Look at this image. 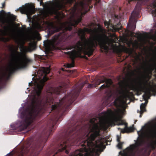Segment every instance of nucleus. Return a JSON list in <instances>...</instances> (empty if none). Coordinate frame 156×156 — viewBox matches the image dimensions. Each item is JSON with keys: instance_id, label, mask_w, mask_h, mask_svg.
<instances>
[{"instance_id": "obj_1", "label": "nucleus", "mask_w": 156, "mask_h": 156, "mask_svg": "<svg viewBox=\"0 0 156 156\" xmlns=\"http://www.w3.org/2000/svg\"><path fill=\"white\" fill-rule=\"evenodd\" d=\"M106 31L102 27H99L97 28L91 29L85 27L80 29L78 34L80 37L81 41H78L72 48H74L72 51L68 52L72 59L71 63H67L66 67H72L74 66V59L80 56L83 52L89 56L91 55L94 50V48L98 44L102 49L107 51L109 48L114 52L119 53L122 52L129 54L132 53L131 49L121 45L118 42V38L115 34L110 35V38L106 34Z\"/></svg>"}, {"instance_id": "obj_2", "label": "nucleus", "mask_w": 156, "mask_h": 156, "mask_svg": "<svg viewBox=\"0 0 156 156\" xmlns=\"http://www.w3.org/2000/svg\"><path fill=\"white\" fill-rule=\"evenodd\" d=\"M60 1H50L43 3V1H40V4H43L44 9L40 11L37 17V22L34 24V28L38 30L42 28L51 29L50 34H52L60 30H70L72 27L76 26L81 21V16L89 11L88 7L90 8L89 4L91 1H81L79 3H75L73 8V12L74 13L77 11L81 14L80 16L77 18L72 17L68 21L64 23H60L58 27H55L53 22L44 20V19L49 15L58 14V10L65 7L63 2Z\"/></svg>"}, {"instance_id": "obj_3", "label": "nucleus", "mask_w": 156, "mask_h": 156, "mask_svg": "<svg viewBox=\"0 0 156 156\" xmlns=\"http://www.w3.org/2000/svg\"><path fill=\"white\" fill-rule=\"evenodd\" d=\"M35 46L34 42L30 43L28 47L22 45L20 48L21 52L18 51L17 46H9V49L11 52V59L5 71L1 74L0 78L4 79L7 76H9L15 70L26 67L30 61L27 58L26 53L34 50Z\"/></svg>"}, {"instance_id": "obj_4", "label": "nucleus", "mask_w": 156, "mask_h": 156, "mask_svg": "<svg viewBox=\"0 0 156 156\" xmlns=\"http://www.w3.org/2000/svg\"><path fill=\"white\" fill-rule=\"evenodd\" d=\"M50 69L48 67H42L37 72L38 78L34 82L35 93L31 94L30 98L31 100V110L28 116L25 120L27 126L30 125L34 121L36 116L39 112L42 101L41 100L40 94L44 85V83L48 79L46 74L49 73Z\"/></svg>"}, {"instance_id": "obj_5", "label": "nucleus", "mask_w": 156, "mask_h": 156, "mask_svg": "<svg viewBox=\"0 0 156 156\" xmlns=\"http://www.w3.org/2000/svg\"><path fill=\"white\" fill-rule=\"evenodd\" d=\"M153 62L152 63H149L144 69L146 74L145 75L146 78L143 80H139L136 83L135 87V90L138 92H143L144 94L143 95V99L147 100L148 98L151 95V92H154L155 90L153 86L151 85V83L149 82V80L151 77V75L153 71L155 69L156 64L154 59L151 58L149 60V62Z\"/></svg>"}, {"instance_id": "obj_6", "label": "nucleus", "mask_w": 156, "mask_h": 156, "mask_svg": "<svg viewBox=\"0 0 156 156\" xmlns=\"http://www.w3.org/2000/svg\"><path fill=\"white\" fill-rule=\"evenodd\" d=\"M16 19L15 16L11 14L7 16L5 12L0 11V33L2 37L0 41L6 42L15 36V30L12 28L11 25Z\"/></svg>"}, {"instance_id": "obj_7", "label": "nucleus", "mask_w": 156, "mask_h": 156, "mask_svg": "<svg viewBox=\"0 0 156 156\" xmlns=\"http://www.w3.org/2000/svg\"><path fill=\"white\" fill-rule=\"evenodd\" d=\"M82 148L76 150L69 156H95L105 147V145H81Z\"/></svg>"}, {"instance_id": "obj_8", "label": "nucleus", "mask_w": 156, "mask_h": 156, "mask_svg": "<svg viewBox=\"0 0 156 156\" xmlns=\"http://www.w3.org/2000/svg\"><path fill=\"white\" fill-rule=\"evenodd\" d=\"M62 34L59 33L53 36L51 40H48L44 42V45L46 51L49 52L55 48V45L61 41Z\"/></svg>"}, {"instance_id": "obj_9", "label": "nucleus", "mask_w": 156, "mask_h": 156, "mask_svg": "<svg viewBox=\"0 0 156 156\" xmlns=\"http://www.w3.org/2000/svg\"><path fill=\"white\" fill-rule=\"evenodd\" d=\"M25 32V30L23 29L19 32V42L24 43L26 41H34L36 39L39 40L40 38L39 34L38 32L34 33L30 35H29L26 34Z\"/></svg>"}, {"instance_id": "obj_10", "label": "nucleus", "mask_w": 156, "mask_h": 156, "mask_svg": "<svg viewBox=\"0 0 156 156\" xmlns=\"http://www.w3.org/2000/svg\"><path fill=\"white\" fill-rule=\"evenodd\" d=\"M146 137L148 139H153L156 137V124L149 126L145 133Z\"/></svg>"}, {"instance_id": "obj_11", "label": "nucleus", "mask_w": 156, "mask_h": 156, "mask_svg": "<svg viewBox=\"0 0 156 156\" xmlns=\"http://www.w3.org/2000/svg\"><path fill=\"white\" fill-rule=\"evenodd\" d=\"M21 12L27 15H30L34 14L35 11L33 4L28 3L20 10Z\"/></svg>"}, {"instance_id": "obj_12", "label": "nucleus", "mask_w": 156, "mask_h": 156, "mask_svg": "<svg viewBox=\"0 0 156 156\" xmlns=\"http://www.w3.org/2000/svg\"><path fill=\"white\" fill-rule=\"evenodd\" d=\"M140 10V5L137 3L135 6L134 11L132 13L129 19L130 23H132L134 20V18L138 14Z\"/></svg>"}, {"instance_id": "obj_13", "label": "nucleus", "mask_w": 156, "mask_h": 156, "mask_svg": "<svg viewBox=\"0 0 156 156\" xmlns=\"http://www.w3.org/2000/svg\"><path fill=\"white\" fill-rule=\"evenodd\" d=\"M148 8L152 14H156V1H154L150 6H148Z\"/></svg>"}, {"instance_id": "obj_14", "label": "nucleus", "mask_w": 156, "mask_h": 156, "mask_svg": "<svg viewBox=\"0 0 156 156\" xmlns=\"http://www.w3.org/2000/svg\"><path fill=\"white\" fill-rule=\"evenodd\" d=\"M148 37L147 34H139L137 36V38L140 41H144Z\"/></svg>"}, {"instance_id": "obj_15", "label": "nucleus", "mask_w": 156, "mask_h": 156, "mask_svg": "<svg viewBox=\"0 0 156 156\" xmlns=\"http://www.w3.org/2000/svg\"><path fill=\"white\" fill-rule=\"evenodd\" d=\"M106 84H104L100 87L101 89L109 87L112 84V82L110 79L107 80L105 82Z\"/></svg>"}, {"instance_id": "obj_16", "label": "nucleus", "mask_w": 156, "mask_h": 156, "mask_svg": "<svg viewBox=\"0 0 156 156\" xmlns=\"http://www.w3.org/2000/svg\"><path fill=\"white\" fill-rule=\"evenodd\" d=\"M111 27H112L113 32H115L119 31L121 28L122 26L120 24H117V25H111Z\"/></svg>"}, {"instance_id": "obj_17", "label": "nucleus", "mask_w": 156, "mask_h": 156, "mask_svg": "<svg viewBox=\"0 0 156 156\" xmlns=\"http://www.w3.org/2000/svg\"><path fill=\"white\" fill-rule=\"evenodd\" d=\"M147 102L146 103V104L145 103H142L140 106V117H141V115L145 111V107L146 105V104H147Z\"/></svg>"}, {"instance_id": "obj_18", "label": "nucleus", "mask_w": 156, "mask_h": 156, "mask_svg": "<svg viewBox=\"0 0 156 156\" xmlns=\"http://www.w3.org/2000/svg\"><path fill=\"white\" fill-rule=\"evenodd\" d=\"M52 91H51V93H55L56 94H59L61 90V87H59L57 88H52Z\"/></svg>"}, {"instance_id": "obj_19", "label": "nucleus", "mask_w": 156, "mask_h": 156, "mask_svg": "<svg viewBox=\"0 0 156 156\" xmlns=\"http://www.w3.org/2000/svg\"><path fill=\"white\" fill-rule=\"evenodd\" d=\"M66 144L63 142L62 143L60 144V146L59 147V150L60 151H62L66 148Z\"/></svg>"}, {"instance_id": "obj_20", "label": "nucleus", "mask_w": 156, "mask_h": 156, "mask_svg": "<svg viewBox=\"0 0 156 156\" xmlns=\"http://www.w3.org/2000/svg\"><path fill=\"white\" fill-rule=\"evenodd\" d=\"M133 131V129L132 127L125 128L124 129L121 130V132L123 133H129Z\"/></svg>"}, {"instance_id": "obj_21", "label": "nucleus", "mask_w": 156, "mask_h": 156, "mask_svg": "<svg viewBox=\"0 0 156 156\" xmlns=\"http://www.w3.org/2000/svg\"><path fill=\"white\" fill-rule=\"evenodd\" d=\"M54 100L53 99L51 98H49L47 99V103H48L49 104H51L52 103H53L54 102Z\"/></svg>"}, {"instance_id": "obj_22", "label": "nucleus", "mask_w": 156, "mask_h": 156, "mask_svg": "<svg viewBox=\"0 0 156 156\" xmlns=\"http://www.w3.org/2000/svg\"><path fill=\"white\" fill-rule=\"evenodd\" d=\"M60 105V103L58 104L57 103V104H55L52 106V108L53 109H56L58 106Z\"/></svg>"}, {"instance_id": "obj_23", "label": "nucleus", "mask_w": 156, "mask_h": 156, "mask_svg": "<svg viewBox=\"0 0 156 156\" xmlns=\"http://www.w3.org/2000/svg\"><path fill=\"white\" fill-rule=\"evenodd\" d=\"M151 38L154 40L156 41V32L153 35L151 36Z\"/></svg>"}, {"instance_id": "obj_24", "label": "nucleus", "mask_w": 156, "mask_h": 156, "mask_svg": "<svg viewBox=\"0 0 156 156\" xmlns=\"http://www.w3.org/2000/svg\"><path fill=\"white\" fill-rule=\"evenodd\" d=\"M104 23L105 26H108L107 27H108L110 25V22L105 21L104 22Z\"/></svg>"}, {"instance_id": "obj_25", "label": "nucleus", "mask_w": 156, "mask_h": 156, "mask_svg": "<svg viewBox=\"0 0 156 156\" xmlns=\"http://www.w3.org/2000/svg\"><path fill=\"white\" fill-rule=\"evenodd\" d=\"M122 143L120 142H119L117 145V147L119 149H121L122 148Z\"/></svg>"}, {"instance_id": "obj_26", "label": "nucleus", "mask_w": 156, "mask_h": 156, "mask_svg": "<svg viewBox=\"0 0 156 156\" xmlns=\"http://www.w3.org/2000/svg\"><path fill=\"white\" fill-rule=\"evenodd\" d=\"M134 154H123L122 156H133Z\"/></svg>"}, {"instance_id": "obj_27", "label": "nucleus", "mask_w": 156, "mask_h": 156, "mask_svg": "<svg viewBox=\"0 0 156 156\" xmlns=\"http://www.w3.org/2000/svg\"><path fill=\"white\" fill-rule=\"evenodd\" d=\"M105 81L104 80H99V82H100V83L98 84V85H99V84L100 83H103Z\"/></svg>"}, {"instance_id": "obj_28", "label": "nucleus", "mask_w": 156, "mask_h": 156, "mask_svg": "<svg viewBox=\"0 0 156 156\" xmlns=\"http://www.w3.org/2000/svg\"><path fill=\"white\" fill-rule=\"evenodd\" d=\"M117 141L118 142H120V140H119V138L118 137V138H117Z\"/></svg>"}, {"instance_id": "obj_29", "label": "nucleus", "mask_w": 156, "mask_h": 156, "mask_svg": "<svg viewBox=\"0 0 156 156\" xmlns=\"http://www.w3.org/2000/svg\"><path fill=\"white\" fill-rule=\"evenodd\" d=\"M92 87V85H91V84L89 85L88 86V87Z\"/></svg>"}, {"instance_id": "obj_30", "label": "nucleus", "mask_w": 156, "mask_h": 156, "mask_svg": "<svg viewBox=\"0 0 156 156\" xmlns=\"http://www.w3.org/2000/svg\"><path fill=\"white\" fill-rule=\"evenodd\" d=\"M5 3H3L2 4V7H4V6H5Z\"/></svg>"}, {"instance_id": "obj_31", "label": "nucleus", "mask_w": 156, "mask_h": 156, "mask_svg": "<svg viewBox=\"0 0 156 156\" xmlns=\"http://www.w3.org/2000/svg\"><path fill=\"white\" fill-rule=\"evenodd\" d=\"M64 17V16L63 14H62V16H61V18H63Z\"/></svg>"}, {"instance_id": "obj_32", "label": "nucleus", "mask_w": 156, "mask_h": 156, "mask_svg": "<svg viewBox=\"0 0 156 156\" xmlns=\"http://www.w3.org/2000/svg\"><path fill=\"white\" fill-rule=\"evenodd\" d=\"M57 17L58 18V19L60 17V16H58V15H57Z\"/></svg>"}, {"instance_id": "obj_33", "label": "nucleus", "mask_w": 156, "mask_h": 156, "mask_svg": "<svg viewBox=\"0 0 156 156\" xmlns=\"http://www.w3.org/2000/svg\"><path fill=\"white\" fill-rule=\"evenodd\" d=\"M69 1V2L70 3H71V1H70V0H69V1Z\"/></svg>"}, {"instance_id": "obj_34", "label": "nucleus", "mask_w": 156, "mask_h": 156, "mask_svg": "<svg viewBox=\"0 0 156 156\" xmlns=\"http://www.w3.org/2000/svg\"><path fill=\"white\" fill-rule=\"evenodd\" d=\"M66 153H68V151H66Z\"/></svg>"}, {"instance_id": "obj_35", "label": "nucleus", "mask_w": 156, "mask_h": 156, "mask_svg": "<svg viewBox=\"0 0 156 156\" xmlns=\"http://www.w3.org/2000/svg\"><path fill=\"white\" fill-rule=\"evenodd\" d=\"M31 83H29V85H30V84Z\"/></svg>"}, {"instance_id": "obj_36", "label": "nucleus", "mask_w": 156, "mask_h": 156, "mask_svg": "<svg viewBox=\"0 0 156 156\" xmlns=\"http://www.w3.org/2000/svg\"><path fill=\"white\" fill-rule=\"evenodd\" d=\"M62 70H63V68H62Z\"/></svg>"}, {"instance_id": "obj_37", "label": "nucleus", "mask_w": 156, "mask_h": 156, "mask_svg": "<svg viewBox=\"0 0 156 156\" xmlns=\"http://www.w3.org/2000/svg\"><path fill=\"white\" fill-rule=\"evenodd\" d=\"M61 102H60V101L59 102V103H61Z\"/></svg>"}, {"instance_id": "obj_38", "label": "nucleus", "mask_w": 156, "mask_h": 156, "mask_svg": "<svg viewBox=\"0 0 156 156\" xmlns=\"http://www.w3.org/2000/svg\"><path fill=\"white\" fill-rule=\"evenodd\" d=\"M96 87V86H94V87Z\"/></svg>"}]
</instances>
